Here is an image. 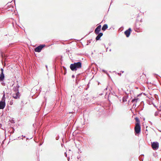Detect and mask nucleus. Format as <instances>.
<instances>
[{"mask_svg":"<svg viewBox=\"0 0 161 161\" xmlns=\"http://www.w3.org/2000/svg\"><path fill=\"white\" fill-rule=\"evenodd\" d=\"M108 28V25L107 24H105L102 26V30L103 31H105Z\"/></svg>","mask_w":161,"mask_h":161,"instance_id":"12","label":"nucleus"},{"mask_svg":"<svg viewBox=\"0 0 161 161\" xmlns=\"http://www.w3.org/2000/svg\"><path fill=\"white\" fill-rule=\"evenodd\" d=\"M11 122L12 123H14V120H12L11 121Z\"/></svg>","mask_w":161,"mask_h":161,"instance_id":"28","label":"nucleus"},{"mask_svg":"<svg viewBox=\"0 0 161 161\" xmlns=\"http://www.w3.org/2000/svg\"><path fill=\"white\" fill-rule=\"evenodd\" d=\"M22 137H25V136H23V135H22Z\"/></svg>","mask_w":161,"mask_h":161,"instance_id":"37","label":"nucleus"},{"mask_svg":"<svg viewBox=\"0 0 161 161\" xmlns=\"http://www.w3.org/2000/svg\"><path fill=\"white\" fill-rule=\"evenodd\" d=\"M12 130L10 132V133L11 134L13 133L14 132V128L12 127Z\"/></svg>","mask_w":161,"mask_h":161,"instance_id":"19","label":"nucleus"},{"mask_svg":"<svg viewBox=\"0 0 161 161\" xmlns=\"http://www.w3.org/2000/svg\"><path fill=\"white\" fill-rule=\"evenodd\" d=\"M107 90V87L105 89H104V90Z\"/></svg>","mask_w":161,"mask_h":161,"instance_id":"36","label":"nucleus"},{"mask_svg":"<svg viewBox=\"0 0 161 161\" xmlns=\"http://www.w3.org/2000/svg\"><path fill=\"white\" fill-rule=\"evenodd\" d=\"M2 101H5V94L4 93L3 95V97L2 98L1 100Z\"/></svg>","mask_w":161,"mask_h":161,"instance_id":"18","label":"nucleus"},{"mask_svg":"<svg viewBox=\"0 0 161 161\" xmlns=\"http://www.w3.org/2000/svg\"><path fill=\"white\" fill-rule=\"evenodd\" d=\"M80 75V74H78V75H77V77L78 75Z\"/></svg>","mask_w":161,"mask_h":161,"instance_id":"44","label":"nucleus"},{"mask_svg":"<svg viewBox=\"0 0 161 161\" xmlns=\"http://www.w3.org/2000/svg\"><path fill=\"white\" fill-rule=\"evenodd\" d=\"M45 46V44H41L36 47L34 49V51L35 52H40L43 48H44Z\"/></svg>","mask_w":161,"mask_h":161,"instance_id":"3","label":"nucleus"},{"mask_svg":"<svg viewBox=\"0 0 161 161\" xmlns=\"http://www.w3.org/2000/svg\"><path fill=\"white\" fill-rule=\"evenodd\" d=\"M59 139V136L58 135L56 137V140H58Z\"/></svg>","mask_w":161,"mask_h":161,"instance_id":"22","label":"nucleus"},{"mask_svg":"<svg viewBox=\"0 0 161 161\" xmlns=\"http://www.w3.org/2000/svg\"><path fill=\"white\" fill-rule=\"evenodd\" d=\"M1 84H2V85H3V86H5V83L2 82Z\"/></svg>","mask_w":161,"mask_h":161,"instance_id":"27","label":"nucleus"},{"mask_svg":"<svg viewBox=\"0 0 161 161\" xmlns=\"http://www.w3.org/2000/svg\"><path fill=\"white\" fill-rule=\"evenodd\" d=\"M136 104H135V103H134V104H133V107H134V108H135V107H136Z\"/></svg>","mask_w":161,"mask_h":161,"instance_id":"25","label":"nucleus"},{"mask_svg":"<svg viewBox=\"0 0 161 161\" xmlns=\"http://www.w3.org/2000/svg\"><path fill=\"white\" fill-rule=\"evenodd\" d=\"M142 94V93H141L139 94H138L137 95V97H139L140 96H141Z\"/></svg>","mask_w":161,"mask_h":161,"instance_id":"24","label":"nucleus"},{"mask_svg":"<svg viewBox=\"0 0 161 161\" xmlns=\"http://www.w3.org/2000/svg\"><path fill=\"white\" fill-rule=\"evenodd\" d=\"M158 115V113H157V112H156L155 113V114H154V115L155 116H157Z\"/></svg>","mask_w":161,"mask_h":161,"instance_id":"26","label":"nucleus"},{"mask_svg":"<svg viewBox=\"0 0 161 161\" xmlns=\"http://www.w3.org/2000/svg\"><path fill=\"white\" fill-rule=\"evenodd\" d=\"M103 45L104 46V47H105V44H103Z\"/></svg>","mask_w":161,"mask_h":161,"instance_id":"43","label":"nucleus"},{"mask_svg":"<svg viewBox=\"0 0 161 161\" xmlns=\"http://www.w3.org/2000/svg\"><path fill=\"white\" fill-rule=\"evenodd\" d=\"M5 101L1 100L0 101V109H3L5 106Z\"/></svg>","mask_w":161,"mask_h":161,"instance_id":"8","label":"nucleus"},{"mask_svg":"<svg viewBox=\"0 0 161 161\" xmlns=\"http://www.w3.org/2000/svg\"><path fill=\"white\" fill-rule=\"evenodd\" d=\"M138 99H139V98H136V97H135V98L134 99H132L131 102L132 103L135 102H137Z\"/></svg>","mask_w":161,"mask_h":161,"instance_id":"15","label":"nucleus"},{"mask_svg":"<svg viewBox=\"0 0 161 161\" xmlns=\"http://www.w3.org/2000/svg\"><path fill=\"white\" fill-rule=\"evenodd\" d=\"M135 133L136 135L139 134L141 132V127L140 125H135L134 128Z\"/></svg>","mask_w":161,"mask_h":161,"instance_id":"2","label":"nucleus"},{"mask_svg":"<svg viewBox=\"0 0 161 161\" xmlns=\"http://www.w3.org/2000/svg\"><path fill=\"white\" fill-rule=\"evenodd\" d=\"M5 76L4 73H1L0 74V82L3 81L4 79Z\"/></svg>","mask_w":161,"mask_h":161,"instance_id":"11","label":"nucleus"},{"mask_svg":"<svg viewBox=\"0 0 161 161\" xmlns=\"http://www.w3.org/2000/svg\"><path fill=\"white\" fill-rule=\"evenodd\" d=\"M144 156V155L143 154H142L139 157V159L141 161H143V156Z\"/></svg>","mask_w":161,"mask_h":161,"instance_id":"16","label":"nucleus"},{"mask_svg":"<svg viewBox=\"0 0 161 161\" xmlns=\"http://www.w3.org/2000/svg\"><path fill=\"white\" fill-rule=\"evenodd\" d=\"M102 71L103 72H104V73L106 74V73L107 72V71H106V70H105L104 69H103L102 70Z\"/></svg>","mask_w":161,"mask_h":161,"instance_id":"23","label":"nucleus"},{"mask_svg":"<svg viewBox=\"0 0 161 161\" xmlns=\"http://www.w3.org/2000/svg\"><path fill=\"white\" fill-rule=\"evenodd\" d=\"M129 102H130V101H129H129H128V104L129 103Z\"/></svg>","mask_w":161,"mask_h":161,"instance_id":"41","label":"nucleus"},{"mask_svg":"<svg viewBox=\"0 0 161 161\" xmlns=\"http://www.w3.org/2000/svg\"><path fill=\"white\" fill-rule=\"evenodd\" d=\"M108 45H109V46H110V45H111V43H109L108 44Z\"/></svg>","mask_w":161,"mask_h":161,"instance_id":"40","label":"nucleus"},{"mask_svg":"<svg viewBox=\"0 0 161 161\" xmlns=\"http://www.w3.org/2000/svg\"><path fill=\"white\" fill-rule=\"evenodd\" d=\"M154 75H157L156 74H155Z\"/></svg>","mask_w":161,"mask_h":161,"instance_id":"46","label":"nucleus"},{"mask_svg":"<svg viewBox=\"0 0 161 161\" xmlns=\"http://www.w3.org/2000/svg\"><path fill=\"white\" fill-rule=\"evenodd\" d=\"M143 103V101H142L141 102V103Z\"/></svg>","mask_w":161,"mask_h":161,"instance_id":"45","label":"nucleus"},{"mask_svg":"<svg viewBox=\"0 0 161 161\" xmlns=\"http://www.w3.org/2000/svg\"><path fill=\"white\" fill-rule=\"evenodd\" d=\"M46 68H47V65H46Z\"/></svg>","mask_w":161,"mask_h":161,"instance_id":"47","label":"nucleus"},{"mask_svg":"<svg viewBox=\"0 0 161 161\" xmlns=\"http://www.w3.org/2000/svg\"><path fill=\"white\" fill-rule=\"evenodd\" d=\"M101 25H99L95 29L94 32L96 34H99L100 33V31H101Z\"/></svg>","mask_w":161,"mask_h":161,"instance_id":"5","label":"nucleus"},{"mask_svg":"<svg viewBox=\"0 0 161 161\" xmlns=\"http://www.w3.org/2000/svg\"><path fill=\"white\" fill-rule=\"evenodd\" d=\"M19 86L18 85V84H17L16 86H14L13 87V91L15 92H19Z\"/></svg>","mask_w":161,"mask_h":161,"instance_id":"9","label":"nucleus"},{"mask_svg":"<svg viewBox=\"0 0 161 161\" xmlns=\"http://www.w3.org/2000/svg\"><path fill=\"white\" fill-rule=\"evenodd\" d=\"M151 143V146L153 149L156 150L158 149L159 147V143L158 142H153Z\"/></svg>","mask_w":161,"mask_h":161,"instance_id":"4","label":"nucleus"},{"mask_svg":"<svg viewBox=\"0 0 161 161\" xmlns=\"http://www.w3.org/2000/svg\"><path fill=\"white\" fill-rule=\"evenodd\" d=\"M12 103H11V102H10V105H12Z\"/></svg>","mask_w":161,"mask_h":161,"instance_id":"39","label":"nucleus"},{"mask_svg":"<svg viewBox=\"0 0 161 161\" xmlns=\"http://www.w3.org/2000/svg\"><path fill=\"white\" fill-rule=\"evenodd\" d=\"M91 40H87V45H88V44L90 43H91Z\"/></svg>","mask_w":161,"mask_h":161,"instance_id":"20","label":"nucleus"},{"mask_svg":"<svg viewBox=\"0 0 161 161\" xmlns=\"http://www.w3.org/2000/svg\"><path fill=\"white\" fill-rule=\"evenodd\" d=\"M20 96V94L19 92H15V93H14L13 94L12 96L15 99L19 98Z\"/></svg>","mask_w":161,"mask_h":161,"instance_id":"7","label":"nucleus"},{"mask_svg":"<svg viewBox=\"0 0 161 161\" xmlns=\"http://www.w3.org/2000/svg\"><path fill=\"white\" fill-rule=\"evenodd\" d=\"M128 96L127 95H126L124 96L122 98V101L123 102H125L127 101V99L128 98Z\"/></svg>","mask_w":161,"mask_h":161,"instance_id":"14","label":"nucleus"},{"mask_svg":"<svg viewBox=\"0 0 161 161\" xmlns=\"http://www.w3.org/2000/svg\"><path fill=\"white\" fill-rule=\"evenodd\" d=\"M63 70H64V72L63 73L64 75H65L67 73L66 69V68L65 67H64V66H63Z\"/></svg>","mask_w":161,"mask_h":161,"instance_id":"17","label":"nucleus"},{"mask_svg":"<svg viewBox=\"0 0 161 161\" xmlns=\"http://www.w3.org/2000/svg\"><path fill=\"white\" fill-rule=\"evenodd\" d=\"M131 31V28H130L125 31L124 33L127 37L130 36Z\"/></svg>","mask_w":161,"mask_h":161,"instance_id":"6","label":"nucleus"},{"mask_svg":"<svg viewBox=\"0 0 161 161\" xmlns=\"http://www.w3.org/2000/svg\"><path fill=\"white\" fill-rule=\"evenodd\" d=\"M64 155L65 156H66V157H67V153L66 152H65L64 153Z\"/></svg>","mask_w":161,"mask_h":161,"instance_id":"31","label":"nucleus"},{"mask_svg":"<svg viewBox=\"0 0 161 161\" xmlns=\"http://www.w3.org/2000/svg\"><path fill=\"white\" fill-rule=\"evenodd\" d=\"M20 137V136L18 137V139H19Z\"/></svg>","mask_w":161,"mask_h":161,"instance_id":"38","label":"nucleus"},{"mask_svg":"<svg viewBox=\"0 0 161 161\" xmlns=\"http://www.w3.org/2000/svg\"><path fill=\"white\" fill-rule=\"evenodd\" d=\"M118 75H121V73H118Z\"/></svg>","mask_w":161,"mask_h":161,"instance_id":"34","label":"nucleus"},{"mask_svg":"<svg viewBox=\"0 0 161 161\" xmlns=\"http://www.w3.org/2000/svg\"><path fill=\"white\" fill-rule=\"evenodd\" d=\"M2 126V124L1 123H0V127H1Z\"/></svg>","mask_w":161,"mask_h":161,"instance_id":"33","label":"nucleus"},{"mask_svg":"<svg viewBox=\"0 0 161 161\" xmlns=\"http://www.w3.org/2000/svg\"><path fill=\"white\" fill-rule=\"evenodd\" d=\"M106 74H107V75L109 77H110V76H109V74L107 72L106 73Z\"/></svg>","mask_w":161,"mask_h":161,"instance_id":"30","label":"nucleus"},{"mask_svg":"<svg viewBox=\"0 0 161 161\" xmlns=\"http://www.w3.org/2000/svg\"><path fill=\"white\" fill-rule=\"evenodd\" d=\"M71 77H72V78H75V75H72Z\"/></svg>","mask_w":161,"mask_h":161,"instance_id":"29","label":"nucleus"},{"mask_svg":"<svg viewBox=\"0 0 161 161\" xmlns=\"http://www.w3.org/2000/svg\"><path fill=\"white\" fill-rule=\"evenodd\" d=\"M0 70L1 71V73H3V68H1Z\"/></svg>","mask_w":161,"mask_h":161,"instance_id":"21","label":"nucleus"},{"mask_svg":"<svg viewBox=\"0 0 161 161\" xmlns=\"http://www.w3.org/2000/svg\"><path fill=\"white\" fill-rule=\"evenodd\" d=\"M97 35L96 38V41H98L100 40V38L101 36H103V33L102 32H100L99 34H96Z\"/></svg>","mask_w":161,"mask_h":161,"instance_id":"10","label":"nucleus"},{"mask_svg":"<svg viewBox=\"0 0 161 161\" xmlns=\"http://www.w3.org/2000/svg\"><path fill=\"white\" fill-rule=\"evenodd\" d=\"M142 94L143 93L144 95H146V94H145V93H142Z\"/></svg>","mask_w":161,"mask_h":161,"instance_id":"35","label":"nucleus"},{"mask_svg":"<svg viewBox=\"0 0 161 161\" xmlns=\"http://www.w3.org/2000/svg\"><path fill=\"white\" fill-rule=\"evenodd\" d=\"M82 67V63L81 61L74 62L70 65V68L72 71H76L78 69H80Z\"/></svg>","mask_w":161,"mask_h":161,"instance_id":"1","label":"nucleus"},{"mask_svg":"<svg viewBox=\"0 0 161 161\" xmlns=\"http://www.w3.org/2000/svg\"><path fill=\"white\" fill-rule=\"evenodd\" d=\"M108 49V47L106 48V51L107 52Z\"/></svg>","mask_w":161,"mask_h":161,"instance_id":"32","label":"nucleus"},{"mask_svg":"<svg viewBox=\"0 0 161 161\" xmlns=\"http://www.w3.org/2000/svg\"><path fill=\"white\" fill-rule=\"evenodd\" d=\"M135 121H136V123L135 125H140V121L139 119V118L136 117L135 118Z\"/></svg>","mask_w":161,"mask_h":161,"instance_id":"13","label":"nucleus"},{"mask_svg":"<svg viewBox=\"0 0 161 161\" xmlns=\"http://www.w3.org/2000/svg\"><path fill=\"white\" fill-rule=\"evenodd\" d=\"M111 51V49H109V51L110 52Z\"/></svg>","mask_w":161,"mask_h":161,"instance_id":"42","label":"nucleus"}]
</instances>
